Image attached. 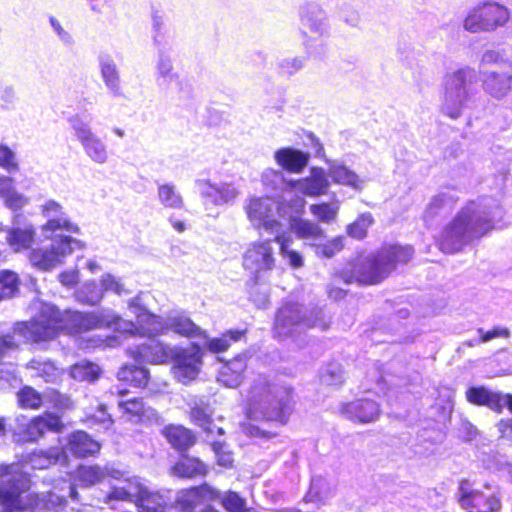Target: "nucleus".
Here are the masks:
<instances>
[{
    "label": "nucleus",
    "mask_w": 512,
    "mask_h": 512,
    "mask_svg": "<svg viewBox=\"0 0 512 512\" xmlns=\"http://www.w3.org/2000/svg\"><path fill=\"white\" fill-rule=\"evenodd\" d=\"M502 218V209L493 200L483 199L468 203L445 228L440 248L445 253H454L494 228L495 220Z\"/></svg>",
    "instance_id": "obj_1"
},
{
    "label": "nucleus",
    "mask_w": 512,
    "mask_h": 512,
    "mask_svg": "<svg viewBox=\"0 0 512 512\" xmlns=\"http://www.w3.org/2000/svg\"><path fill=\"white\" fill-rule=\"evenodd\" d=\"M107 312L83 314L80 312H59L50 304H43L40 315L33 321L23 324L21 333L31 341L52 339L60 330L82 332L106 327Z\"/></svg>",
    "instance_id": "obj_2"
},
{
    "label": "nucleus",
    "mask_w": 512,
    "mask_h": 512,
    "mask_svg": "<svg viewBox=\"0 0 512 512\" xmlns=\"http://www.w3.org/2000/svg\"><path fill=\"white\" fill-rule=\"evenodd\" d=\"M290 398L289 389L266 385L254 386L249 398L247 417L252 420L284 423Z\"/></svg>",
    "instance_id": "obj_3"
},
{
    "label": "nucleus",
    "mask_w": 512,
    "mask_h": 512,
    "mask_svg": "<svg viewBox=\"0 0 512 512\" xmlns=\"http://www.w3.org/2000/svg\"><path fill=\"white\" fill-rule=\"evenodd\" d=\"M30 481L16 464L5 466L0 475V501L10 510L39 507L37 495L26 494Z\"/></svg>",
    "instance_id": "obj_4"
},
{
    "label": "nucleus",
    "mask_w": 512,
    "mask_h": 512,
    "mask_svg": "<svg viewBox=\"0 0 512 512\" xmlns=\"http://www.w3.org/2000/svg\"><path fill=\"white\" fill-rule=\"evenodd\" d=\"M248 220L256 229H262L270 234L282 231V224L277 218H284L292 213L284 195L279 204L269 197H251L244 207Z\"/></svg>",
    "instance_id": "obj_5"
},
{
    "label": "nucleus",
    "mask_w": 512,
    "mask_h": 512,
    "mask_svg": "<svg viewBox=\"0 0 512 512\" xmlns=\"http://www.w3.org/2000/svg\"><path fill=\"white\" fill-rule=\"evenodd\" d=\"M134 313L138 316L144 333L151 337L164 334L168 330L185 337H206L205 331L196 326L188 317L180 313H174L168 316L166 320L149 313L145 308L133 306Z\"/></svg>",
    "instance_id": "obj_6"
},
{
    "label": "nucleus",
    "mask_w": 512,
    "mask_h": 512,
    "mask_svg": "<svg viewBox=\"0 0 512 512\" xmlns=\"http://www.w3.org/2000/svg\"><path fill=\"white\" fill-rule=\"evenodd\" d=\"M329 324L321 309L309 310L300 304H287L277 313L275 329L280 336H287L311 327L326 329Z\"/></svg>",
    "instance_id": "obj_7"
},
{
    "label": "nucleus",
    "mask_w": 512,
    "mask_h": 512,
    "mask_svg": "<svg viewBox=\"0 0 512 512\" xmlns=\"http://www.w3.org/2000/svg\"><path fill=\"white\" fill-rule=\"evenodd\" d=\"M474 77V71L469 68L458 69L445 75L442 110L450 118L456 119L461 115L470 98L469 86Z\"/></svg>",
    "instance_id": "obj_8"
},
{
    "label": "nucleus",
    "mask_w": 512,
    "mask_h": 512,
    "mask_svg": "<svg viewBox=\"0 0 512 512\" xmlns=\"http://www.w3.org/2000/svg\"><path fill=\"white\" fill-rule=\"evenodd\" d=\"M510 18L511 12L506 6L486 1L470 9L463 21V27L471 33L492 32L505 26Z\"/></svg>",
    "instance_id": "obj_9"
},
{
    "label": "nucleus",
    "mask_w": 512,
    "mask_h": 512,
    "mask_svg": "<svg viewBox=\"0 0 512 512\" xmlns=\"http://www.w3.org/2000/svg\"><path fill=\"white\" fill-rule=\"evenodd\" d=\"M328 187L329 182L325 171L321 168H312L309 176L287 183L283 192L284 202H288L291 212L299 213L305 206V200L297 195L298 193L303 196L318 197L326 194Z\"/></svg>",
    "instance_id": "obj_10"
},
{
    "label": "nucleus",
    "mask_w": 512,
    "mask_h": 512,
    "mask_svg": "<svg viewBox=\"0 0 512 512\" xmlns=\"http://www.w3.org/2000/svg\"><path fill=\"white\" fill-rule=\"evenodd\" d=\"M389 255L364 256L360 255L349 263L344 270L347 283L356 281L364 285H374L381 282L391 273V266L386 263Z\"/></svg>",
    "instance_id": "obj_11"
},
{
    "label": "nucleus",
    "mask_w": 512,
    "mask_h": 512,
    "mask_svg": "<svg viewBox=\"0 0 512 512\" xmlns=\"http://www.w3.org/2000/svg\"><path fill=\"white\" fill-rule=\"evenodd\" d=\"M274 239L258 240L250 243L243 254V267L256 278L273 270L276 257Z\"/></svg>",
    "instance_id": "obj_12"
},
{
    "label": "nucleus",
    "mask_w": 512,
    "mask_h": 512,
    "mask_svg": "<svg viewBox=\"0 0 512 512\" xmlns=\"http://www.w3.org/2000/svg\"><path fill=\"white\" fill-rule=\"evenodd\" d=\"M468 402L475 405L487 406L493 411L501 412L507 406L512 413V395H502L492 392L485 387H471L466 391ZM499 430L504 437L512 438V421L510 423L501 421Z\"/></svg>",
    "instance_id": "obj_13"
},
{
    "label": "nucleus",
    "mask_w": 512,
    "mask_h": 512,
    "mask_svg": "<svg viewBox=\"0 0 512 512\" xmlns=\"http://www.w3.org/2000/svg\"><path fill=\"white\" fill-rule=\"evenodd\" d=\"M202 351L199 346L189 348H174L173 374L181 383L187 384L197 378L202 367Z\"/></svg>",
    "instance_id": "obj_14"
},
{
    "label": "nucleus",
    "mask_w": 512,
    "mask_h": 512,
    "mask_svg": "<svg viewBox=\"0 0 512 512\" xmlns=\"http://www.w3.org/2000/svg\"><path fill=\"white\" fill-rule=\"evenodd\" d=\"M18 425L14 429V437L18 442L35 441L41 437L46 430L59 431L62 424L57 416L45 414L31 420L29 423H23L18 419Z\"/></svg>",
    "instance_id": "obj_15"
},
{
    "label": "nucleus",
    "mask_w": 512,
    "mask_h": 512,
    "mask_svg": "<svg viewBox=\"0 0 512 512\" xmlns=\"http://www.w3.org/2000/svg\"><path fill=\"white\" fill-rule=\"evenodd\" d=\"M41 212L47 218V222L41 227L45 238H52V234L57 230L79 233V227L69 220L58 202L54 200L46 201L41 206Z\"/></svg>",
    "instance_id": "obj_16"
},
{
    "label": "nucleus",
    "mask_w": 512,
    "mask_h": 512,
    "mask_svg": "<svg viewBox=\"0 0 512 512\" xmlns=\"http://www.w3.org/2000/svg\"><path fill=\"white\" fill-rule=\"evenodd\" d=\"M73 129L87 156L94 162H107L109 153L106 145L92 132L88 124L79 119L73 120Z\"/></svg>",
    "instance_id": "obj_17"
},
{
    "label": "nucleus",
    "mask_w": 512,
    "mask_h": 512,
    "mask_svg": "<svg viewBox=\"0 0 512 512\" xmlns=\"http://www.w3.org/2000/svg\"><path fill=\"white\" fill-rule=\"evenodd\" d=\"M459 502L467 512H497L501 502L496 496L485 497L478 490H470L467 482L460 486Z\"/></svg>",
    "instance_id": "obj_18"
},
{
    "label": "nucleus",
    "mask_w": 512,
    "mask_h": 512,
    "mask_svg": "<svg viewBox=\"0 0 512 512\" xmlns=\"http://www.w3.org/2000/svg\"><path fill=\"white\" fill-rule=\"evenodd\" d=\"M122 476L120 479H115L116 484L111 485V491L105 498V503H110L113 500L135 502L139 493L145 492V485L138 477L126 478Z\"/></svg>",
    "instance_id": "obj_19"
},
{
    "label": "nucleus",
    "mask_w": 512,
    "mask_h": 512,
    "mask_svg": "<svg viewBox=\"0 0 512 512\" xmlns=\"http://www.w3.org/2000/svg\"><path fill=\"white\" fill-rule=\"evenodd\" d=\"M483 89L496 99L505 97L512 89V66L505 64L501 71H491L484 76Z\"/></svg>",
    "instance_id": "obj_20"
},
{
    "label": "nucleus",
    "mask_w": 512,
    "mask_h": 512,
    "mask_svg": "<svg viewBox=\"0 0 512 512\" xmlns=\"http://www.w3.org/2000/svg\"><path fill=\"white\" fill-rule=\"evenodd\" d=\"M340 412L349 419L360 423H370L379 417L380 407L373 400L360 399L343 404Z\"/></svg>",
    "instance_id": "obj_21"
},
{
    "label": "nucleus",
    "mask_w": 512,
    "mask_h": 512,
    "mask_svg": "<svg viewBox=\"0 0 512 512\" xmlns=\"http://www.w3.org/2000/svg\"><path fill=\"white\" fill-rule=\"evenodd\" d=\"M197 185L201 194L216 205L232 203L240 195V190L233 183L211 184L208 181H198Z\"/></svg>",
    "instance_id": "obj_22"
},
{
    "label": "nucleus",
    "mask_w": 512,
    "mask_h": 512,
    "mask_svg": "<svg viewBox=\"0 0 512 512\" xmlns=\"http://www.w3.org/2000/svg\"><path fill=\"white\" fill-rule=\"evenodd\" d=\"M220 493L208 485L181 491L177 498V505L183 512L193 510L203 500L219 498Z\"/></svg>",
    "instance_id": "obj_23"
},
{
    "label": "nucleus",
    "mask_w": 512,
    "mask_h": 512,
    "mask_svg": "<svg viewBox=\"0 0 512 512\" xmlns=\"http://www.w3.org/2000/svg\"><path fill=\"white\" fill-rule=\"evenodd\" d=\"M327 175L334 183L347 186L356 191H361L365 185V180L362 177L343 163L337 161L329 162Z\"/></svg>",
    "instance_id": "obj_24"
},
{
    "label": "nucleus",
    "mask_w": 512,
    "mask_h": 512,
    "mask_svg": "<svg viewBox=\"0 0 512 512\" xmlns=\"http://www.w3.org/2000/svg\"><path fill=\"white\" fill-rule=\"evenodd\" d=\"M276 163L291 173H300L308 164L309 155L290 147L282 148L274 153Z\"/></svg>",
    "instance_id": "obj_25"
},
{
    "label": "nucleus",
    "mask_w": 512,
    "mask_h": 512,
    "mask_svg": "<svg viewBox=\"0 0 512 512\" xmlns=\"http://www.w3.org/2000/svg\"><path fill=\"white\" fill-rule=\"evenodd\" d=\"M133 306L141 307L139 304H137L135 301H131L129 303V309L133 315H135L137 319V324H134L130 321L122 319L120 316L114 314L113 312H107V319H106V327L107 328H113L118 333L124 335V336H146L149 337L147 334L144 333V329L142 328V323H140L138 316L134 313L135 309L132 308Z\"/></svg>",
    "instance_id": "obj_26"
},
{
    "label": "nucleus",
    "mask_w": 512,
    "mask_h": 512,
    "mask_svg": "<svg viewBox=\"0 0 512 512\" xmlns=\"http://www.w3.org/2000/svg\"><path fill=\"white\" fill-rule=\"evenodd\" d=\"M174 349L165 347L162 343L151 341L149 345H144L136 351H131L133 357L138 361L161 364L172 358Z\"/></svg>",
    "instance_id": "obj_27"
},
{
    "label": "nucleus",
    "mask_w": 512,
    "mask_h": 512,
    "mask_svg": "<svg viewBox=\"0 0 512 512\" xmlns=\"http://www.w3.org/2000/svg\"><path fill=\"white\" fill-rule=\"evenodd\" d=\"M247 368V357L240 355L224 365L219 372L218 381L226 387L235 388L240 385L243 373Z\"/></svg>",
    "instance_id": "obj_28"
},
{
    "label": "nucleus",
    "mask_w": 512,
    "mask_h": 512,
    "mask_svg": "<svg viewBox=\"0 0 512 512\" xmlns=\"http://www.w3.org/2000/svg\"><path fill=\"white\" fill-rule=\"evenodd\" d=\"M274 242L279 247V255L293 269H300L304 266V258L302 254L293 249V238L285 232L275 234Z\"/></svg>",
    "instance_id": "obj_29"
},
{
    "label": "nucleus",
    "mask_w": 512,
    "mask_h": 512,
    "mask_svg": "<svg viewBox=\"0 0 512 512\" xmlns=\"http://www.w3.org/2000/svg\"><path fill=\"white\" fill-rule=\"evenodd\" d=\"M289 228L301 240H309L315 243L324 238V230L319 224L300 217H290Z\"/></svg>",
    "instance_id": "obj_30"
},
{
    "label": "nucleus",
    "mask_w": 512,
    "mask_h": 512,
    "mask_svg": "<svg viewBox=\"0 0 512 512\" xmlns=\"http://www.w3.org/2000/svg\"><path fill=\"white\" fill-rule=\"evenodd\" d=\"M118 407L128 415L130 420L136 422H151L158 419L157 412L151 407H146L144 403L137 398L121 400Z\"/></svg>",
    "instance_id": "obj_31"
},
{
    "label": "nucleus",
    "mask_w": 512,
    "mask_h": 512,
    "mask_svg": "<svg viewBox=\"0 0 512 512\" xmlns=\"http://www.w3.org/2000/svg\"><path fill=\"white\" fill-rule=\"evenodd\" d=\"M122 471L115 468H100L98 466H81L78 469L77 477L85 486H91L105 480L107 477L111 479H120Z\"/></svg>",
    "instance_id": "obj_32"
},
{
    "label": "nucleus",
    "mask_w": 512,
    "mask_h": 512,
    "mask_svg": "<svg viewBox=\"0 0 512 512\" xmlns=\"http://www.w3.org/2000/svg\"><path fill=\"white\" fill-rule=\"evenodd\" d=\"M68 449L79 457L94 455L99 452L100 445L85 432L78 431L69 437Z\"/></svg>",
    "instance_id": "obj_33"
},
{
    "label": "nucleus",
    "mask_w": 512,
    "mask_h": 512,
    "mask_svg": "<svg viewBox=\"0 0 512 512\" xmlns=\"http://www.w3.org/2000/svg\"><path fill=\"white\" fill-rule=\"evenodd\" d=\"M135 503L140 512H166L168 501L159 493H151L145 486V492L138 494Z\"/></svg>",
    "instance_id": "obj_34"
},
{
    "label": "nucleus",
    "mask_w": 512,
    "mask_h": 512,
    "mask_svg": "<svg viewBox=\"0 0 512 512\" xmlns=\"http://www.w3.org/2000/svg\"><path fill=\"white\" fill-rule=\"evenodd\" d=\"M163 435L173 447L178 449H187L195 442L191 431L179 425H169L165 427Z\"/></svg>",
    "instance_id": "obj_35"
},
{
    "label": "nucleus",
    "mask_w": 512,
    "mask_h": 512,
    "mask_svg": "<svg viewBox=\"0 0 512 512\" xmlns=\"http://www.w3.org/2000/svg\"><path fill=\"white\" fill-rule=\"evenodd\" d=\"M301 22L314 35L321 36L327 31L324 12L317 6H312L303 11Z\"/></svg>",
    "instance_id": "obj_36"
},
{
    "label": "nucleus",
    "mask_w": 512,
    "mask_h": 512,
    "mask_svg": "<svg viewBox=\"0 0 512 512\" xmlns=\"http://www.w3.org/2000/svg\"><path fill=\"white\" fill-rule=\"evenodd\" d=\"M101 75L105 85L113 93H120V77L114 61L108 56L100 57Z\"/></svg>",
    "instance_id": "obj_37"
},
{
    "label": "nucleus",
    "mask_w": 512,
    "mask_h": 512,
    "mask_svg": "<svg viewBox=\"0 0 512 512\" xmlns=\"http://www.w3.org/2000/svg\"><path fill=\"white\" fill-rule=\"evenodd\" d=\"M35 236V230L32 226L25 229L14 228L8 232L7 241L15 252L28 249Z\"/></svg>",
    "instance_id": "obj_38"
},
{
    "label": "nucleus",
    "mask_w": 512,
    "mask_h": 512,
    "mask_svg": "<svg viewBox=\"0 0 512 512\" xmlns=\"http://www.w3.org/2000/svg\"><path fill=\"white\" fill-rule=\"evenodd\" d=\"M206 472V466L199 459L190 457L183 458L172 468V473L179 477H195Z\"/></svg>",
    "instance_id": "obj_39"
},
{
    "label": "nucleus",
    "mask_w": 512,
    "mask_h": 512,
    "mask_svg": "<svg viewBox=\"0 0 512 512\" xmlns=\"http://www.w3.org/2000/svg\"><path fill=\"white\" fill-rule=\"evenodd\" d=\"M29 258L32 265L41 270H50L62 263L55 253L53 244L50 250H33Z\"/></svg>",
    "instance_id": "obj_40"
},
{
    "label": "nucleus",
    "mask_w": 512,
    "mask_h": 512,
    "mask_svg": "<svg viewBox=\"0 0 512 512\" xmlns=\"http://www.w3.org/2000/svg\"><path fill=\"white\" fill-rule=\"evenodd\" d=\"M243 334L244 333L242 331L231 330L224 333L220 337L208 338L206 336L203 337L204 339H206L204 346L207 350H209L212 353H221L228 350V348L231 345V342H236L240 340Z\"/></svg>",
    "instance_id": "obj_41"
},
{
    "label": "nucleus",
    "mask_w": 512,
    "mask_h": 512,
    "mask_svg": "<svg viewBox=\"0 0 512 512\" xmlns=\"http://www.w3.org/2000/svg\"><path fill=\"white\" fill-rule=\"evenodd\" d=\"M340 210V202H321L310 206L311 214L322 223H333L336 221Z\"/></svg>",
    "instance_id": "obj_42"
},
{
    "label": "nucleus",
    "mask_w": 512,
    "mask_h": 512,
    "mask_svg": "<svg viewBox=\"0 0 512 512\" xmlns=\"http://www.w3.org/2000/svg\"><path fill=\"white\" fill-rule=\"evenodd\" d=\"M50 239L52 240L55 253H57L61 262H63L64 258L70 255L74 249H83L85 247L82 241L70 236L57 235L54 237V234H52V238Z\"/></svg>",
    "instance_id": "obj_43"
},
{
    "label": "nucleus",
    "mask_w": 512,
    "mask_h": 512,
    "mask_svg": "<svg viewBox=\"0 0 512 512\" xmlns=\"http://www.w3.org/2000/svg\"><path fill=\"white\" fill-rule=\"evenodd\" d=\"M158 200L166 208L181 209L184 201L176 187L171 184H162L158 187Z\"/></svg>",
    "instance_id": "obj_44"
},
{
    "label": "nucleus",
    "mask_w": 512,
    "mask_h": 512,
    "mask_svg": "<svg viewBox=\"0 0 512 512\" xmlns=\"http://www.w3.org/2000/svg\"><path fill=\"white\" fill-rule=\"evenodd\" d=\"M65 458V453L59 448H52L48 452L35 453L30 458V463L34 469H45L58 463Z\"/></svg>",
    "instance_id": "obj_45"
},
{
    "label": "nucleus",
    "mask_w": 512,
    "mask_h": 512,
    "mask_svg": "<svg viewBox=\"0 0 512 512\" xmlns=\"http://www.w3.org/2000/svg\"><path fill=\"white\" fill-rule=\"evenodd\" d=\"M100 368L93 363L82 361L70 368V376L78 381H94L100 375Z\"/></svg>",
    "instance_id": "obj_46"
},
{
    "label": "nucleus",
    "mask_w": 512,
    "mask_h": 512,
    "mask_svg": "<svg viewBox=\"0 0 512 512\" xmlns=\"http://www.w3.org/2000/svg\"><path fill=\"white\" fill-rule=\"evenodd\" d=\"M103 295L102 288H99L94 282L85 283L76 292L77 300L89 305L98 304L102 300Z\"/></svg>",
    "instance_id": "obj_47"
},
{
    "label": "nucleus",
    "mask_w": 512,
    "mask_h": 512,
    "mask_svg": "<svg viewBox=\"0 0 512 512\" xmlns=\"http://www.w3.org/2000/svg\"><path fill=\"white\" fill-rule=\"evenodd\" d=\"M380 254L389 255L386 258V263L391 266L392 271L397 263L408 262L413 255V251L410 247H390L383 249Z\"/></svg>",
    "instance_id": "obj_48"
},
{
    "label": "nucleus",
    "mask_w": 512,
    "mask_h": 512,
    "mask_svg": "<svg viewBox=\"0 0 512 512\" xmlns=\"http://www.w3.org/2000/svg\"><path fill=\"white\" fill-rule=\"evenodd\" d=\"M29 367L36 370L35 375L43 378L46 382H54L61 375V370L51 362L32 361Z\"/></svg>",
    "instance_id": "obj_49"
},
{
    "label": "nucleus",
    "mask_w": 512,
    "mask_h": 512,
    "mask_svg": "<svg viewBox=\"0 0 512 512\" xmlns=\"http://www.w3.org/2000/svg\"><path fill=\"white\" fill-rule=\"evenodd\" d=\"M372 223L373 218L370 214H362L347 226V234L355 239H363L367 235V230Z\"/></svg>",
    "instance_id": "obj_50"
},
{
    "label": "nucleus",
    "mask_w": 512,
    "mask_h": 512,
    "mask_svg": "<svg viewBox=\"0 0 512 512\" xmlns=\"http://www.w3.org/2000/svg\"><path fill=\"white\" fill-rule=\"evenodd\" d=\"M18 290V278L14 272L0 273V300L12 297Z\"/></svg>",
    "instance_id": "obj_51"
},
{
    "label": "nucleus",
    "mask_w": 512,
    "mask_h": 512,
    "mask_svg": "<svg viewBox=\"0 0 512 512\" xmlns=\"http://www.w3.org/2000/svg\"><path fill=\"white\" fill-rule=\"evenodd\" d=\"M18 403L23 408L37 409L42 403L40 394L31 387H24L17 393Z\"/></svg>",
    "instance_id": "obj_52"
},
{
    "label": "nucleus",
    "mask_w": 512,
    "mask_h": 512,
    "mask_svg": "<svg viewBox=\"0 0 512 512\" xmlns=\"http://www.w3.org/2000/svg\"><path fill=\"white\" fill-rule=\"evenodd\" d=\"M310 245L315 249V253L317 255L331 258L338 252H340L343 247V237H336L324 244L310 243Z\"/></svg>",
    "instance_id": "obj_53"
},
{
    "label": "nucleus",
    "mask_w": 512,
    "mask_h": 512,
    "mask_svg": "<svg viewBox=\"0 0 512 512\" xmlns=\"http://www.w3.org/2000/svg\"><path fill=\"white\" fill-rule=\"evenodd\" d=\"M210 417L211 411L208 406L196 405L191 409L192 421L195 422L201 428H203L205 431L213 433Z\"/></svg>",
    "instance_id": "obj_54"
},
{
    "label": "nucleus",
    "mask_w": 512,
    "mask_h": 512,
    "mask_svg": "<svg viewBox=\"0 0 512 512\" xmlns=\"http://www.w3.org/2000/svg\"><path fill=\"white\" fill-rule=\"evenodd\" d=\"M222 504L229 512H245V500L235 492H227L222 498Z\"/></svg>",
    "instance_id": "obj_55"
},
{
    "label": "nucleus",
    "mask_w": 512,
    "mask_h": 512,
    "mask_svg": "<svg viewBox=\"0 0 512 512\" xmlns=\"http://www.w3.org/2000/svg\"><path fill=\"white\" fill-rule=\"evenodd\" d=\"M212 448L216 454L218 465L225 468L232 467V453L228 450L227 446L224 443L215 442L213 443Z\"/></svg>",
    "instance_id": "obj_56"
},
{
    "label": "nucleus",
    "mask_w": 512,
    "mask_h": 512,
    "mask_svg": "<svg viewBox=\"0 0 512 512\" xmlns=\"http://www.w3.org/2000/svg\"><path fill=\"white\" fill-rule=\"evenodd\" d=\"M478 333L482 343L489 342L495 338H508L510 336L509 329L505 327H495L490 331H484L482 328H479Z\"/></svg>",
    "instance_id": "obj_57"
},
{
    "label": "nucleus",
    "mask_w": 512,
    "mask_h": 512,
    "mask_svg": "<svg viewBox=\"0 0 512 512\" xmlns=\"http://www.w3.org/2000/svg\"><path fill=\"white\" fill-rule=\"evenodd\" d=\"M28 198L24 195L16 192L15 190L12 191L10 194H7L4 198V202L7 207L18 210L23 208L25 205L28 204Z\"/></svg>",
    "instance_id": "obj_58"
},
{
    "label": "nucleus",
    "mask_w": 512,
    "mask_h": 512,
    "mask_svg": "<svg viewBox=\"0 0 512 512\" xmlns=\"http://www.w3.org/2000/svg\"><path fill=\"white\" fill-rule=\"evenodd\" d=\"M101 288L104 291H113L121 295L125 292L124 286L115 279L111 274H106L101 279Z\"/></svg>",
    "instance_id": "obj_59"
},
{
    "label": "nucleus",
    "mask_w": 512,
    "mask_h": 512,
    "mask_svg": "<svg viewBox=\"0 0 512 512\" xmlns=\"http://www.w3.org/2000/svg\"><path fill=\"white\" fill-rule=\"evenodd\" d=\"M0 166L7 170L17 168L13 152L4 146H0Z\"/></svg>",
    "instance_id": "obj_60"
},
{
    "label": "nucleus",
    "mask_w": 512,
    "mask_h": 512,
    "mask_svg": "<svg viewBox=\"0 0 512 512\" xmlns=\"http://www.w3.org/2000/svg\"><path fill=\"white\" fill-rule=\"evenodd\" d=\"M129 382L137 387L145 386L148 382V371L145 368L136 367Z\"/></svg>",
    "instance_id": "obj_61"
},
{
    "label": "nucleus",
    "mask_w": 512,
    "mask_h": 512,
    "mask_svg": "<svg viewBox=\"0 0 512 512\" xmlns=\"http://www.w3.org/2000/svg\"><path fill=\"white\" fill-rule=\"evenodd\" d=\"M303 66H304V59L301 57H294V58L286 59L282 63L283 69H285L286 72H288L290 74L299 71L300 69H302Z\"/></svg>",
    "instance_id": "obj_62"
},
{
    "label": "nucleus",
    "mask_w": 512,
    "mask_h": 512,
    "mask_svg": "<svg viewBox=\"0 0 512 512\" xmlns=\"http://www.w3.org/2000/svg\"><path fill=\"white\" fill-rule=\"evenodd\" d=\"M79 279L78 271L72 270V271H66L59 275V280L62 285L66 287H72L74 284L77 283Z\"/></svg>",
    "instance_id": "obj_63"
},
{
    "label": "nucleus",
    "mask_w": 512,
    "mask_h": 512,
    "mask_svg": "<svg viewBox=\"0 0 512 512\" xmlns=\"http://www.w3.org/2000/svg\"><path fill=\"white\" fill-rule=\"evenodd\" d=\"M50 23L56 34L63 42L70 43L72 41L70 34L61 26V24L54 17L50 18Z\"/></svg>",
    "instance_id": "obj_64"
}]
</instances>
